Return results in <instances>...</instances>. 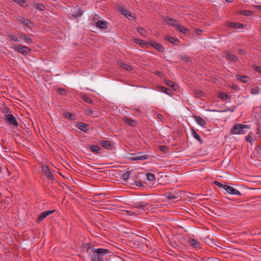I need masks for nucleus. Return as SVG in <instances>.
<instances>
[{"label":"nucleus","mask_w":261,"mask_h":261,"mask_svg":"<svg viewBox=\"0 0 261 261\" xmlns=\"http://www.w3.org/2000/svg\"><path fill=\"white\" fill-rule=\"evenodd\" d=\"M119 11L121 12V13L123 15H125L127 18L128 17V16H131V13L127 10L124 7H120L119 8Z\"/></svg>","instance_id":"obj_25"},{"label":"nucleus","mask_w":261,"mask_h":261,"mask_svg":"<svg viewBox=\"0 0 261 261\" xmlns=\"http://www.w3.org/2000/svg\"><path fill=\"white\" fill-rule=\"evenodd\" d=\"M191 245L194 248H201L200 247V243L199 242L195 240V239H191L190 240Z\"/></svg>","instance_id":"obj_26"},{"label":"nucleus","mask_w":261,"mask_h":261,"mask_svg":"<svg viewBox=\"0 0 261 261\" xmlns=\"http://www.w3.org/2000/svg\"><path fill=\"white\" fill-rule=\"evenodd\" d=\"M193 117L195 120L196 122L200 126H201L203 127H205V125L206 124V121L201 118L199 116H198L197 115H194L193 116Z\"/></svg>","instance_id":"obj_16"},{"label":"nucleus","mask_w":261,"mask_h":261,"mask_svg":"<svg viewBox=\"0 0 261 261\" xmlns=\"http://www.w3.org/2000/svg\"><path fill=\"white\" fill-rule=\"evenodd\" d=\"M148 155L147 154H143L141 152H139L137 154H134L130 158V160L132 161L137 160H144L147 159Z\"/></svg>","instance_id":"obj_9"},{"label":"nucleus","mask_w":261,"mask_h":261,"mask_svg":"<svg viewBox=\"0 0 261 261\" xmlns=\"http://www.w3.org/2000/svg\"><path fill=\"white\" fill-rule=\"evenodd\" d=\"M18 37L19 39L24 40L28 44H31L33 42L32 39L31 38L28 37L27 35L24 33H21L19 35Z\"/></svg>","instance_id":"obj_17"},{"label":"nucleus","mask_w":261,"mask_h":261,"mask_svg":"<svg viewBox=\"0 0 261 261\" xmlns=\"http://www.w3.org/2000/svg\"><path fill=\"white\" fill-rule=\"evenodd\" d=\"M81 250L83 252H86L89 255L92 252L94 248L90 244L83 243L81 245Z\"/></svg>","instance_id":"obj_8"},{"label":"nucleus","mask_w":261,"mask_h":261,"mask_svg":"<svg viewBox=\"0 0 261 261\" xmlns=\"http://www.w3.org/2000/svg\"><path fill=\"white\" fill-rule=\"evenodd\" d=\"M160 89L162 92H164L168 95H170L169 91H170V90L169 89L163 86H160Z\"/></svg>","instance_id":"obj_37"},{"label":"nucleus","mask_w":261,"mask_h":261,"mask_svg":"<svg viewBox=\"0 0 261 261\" xmlns=\"http://www.w3.org/2000/svg\"><path fill=\"white\" fill-rule=\"evenodd\" d=\"M6 113L4 115V121L10 126H17L18 125V122L16 118L12 114L8 113L10 111L9 109H6Z\"/></svg>","instance_id":"obj_3"},{"label":"nucleus","mask_w":261,"mask_h":261,"mask_svg":"<svg viewBox=\"0 0 261 261\" xmlns=\"http://www.w3.org/2000/svg\"><path fill=\"white\" fill-rule=\"evenodd\" d=\"M13 1L17 3L21 7H25L27 6L26 2L24 0H13Z\"/></svg>","instance_id":"obj_35"},{"label":"nucleus","mask_w":261,"mask_h":261,"mask_svg":"<svg viewBox=\"0 0 261 261\" xmlns=\"http://www.w3.org/2000/svg\"><path fill=\"white\" fill-rule=\"evenodd\" d=\"M159 148L162 151H165L167 148L165 146L160 145Z\"/></svg>","instance_id":"obj_54"},{"label":"nucleus","mask_w":261,"mask_h":261,"mask_svg":"<svg viewBox=\"0 0 261 261\" xmlns=\"http://www.w3.org/2000/svg\"><path fill=\"white\" fill-rule=\"evenodd\" d=\"M182 59L183 60L186 61L187 62H189L191 61V58L187 56L182 57Z\"/></svg>","instance_id":"obj_51"},{"label":"nucleus","mask_w":261,"mask_h":261,"mask_svg":"<svg viewBox=\"0 0 261 261\" xmlns=\"http://www.w3.org/2000/svg\"><path fill=\"white\" fill-rule=\"evenodd\" d=\"M135 185L137 186H138V187H141V186H142V184L140 182V181H136L135 180L134 181Z\"/></svg>","instance_id":"obj_56"},{"label":"nucleus","mask_w":261,"mask_h":261,"mask_svg":"<svg viewBox=\"0 0 261 261\" xmlns=\"http://www.w3.org/2000/svg\"><path fill=\"white\" fill-rule=\"evenodd\" d=\"M76 126L79 129L84 132L86 133L89 130V125L84 123H78Z\"/></svg>","instance_id":"obj_18"},{"label":"nucleus","mask_w":261,"mask_h":261,"mask_svg":"<svg viewBox=\"0 0 261 261\" xmlns=\"http://www.w3.org/2000/svg\"><path fill=\"white\" fill-rule=\"evenodd\" d=\"M95 26L100 29H104L107 28L106 21L98 20L95 24Z\"/></svg>","instance_id":"obj_21"},{"label":"nucleus","mask_w":261,"mask_h":261,"mask_svg":"<svg viewBox=\"0 0 261 261\" xmlns=\"http://www.w3.org/2000/svg\"><path fill=\"white\" fill-rule=\"evenodd\" d=\"M149 204L144 201H139L134 203V205L132 207V212L127 211V213L129 215L137 214L138 213H141L142 211H144Z\"/></svg>","instance_id":"obj_2"},{"label":"nucleus","mask_w":261,"mask_h":261,"mask_svg":"<svg viewBox=\"0 0 261 261\" xmlns=\"http://www.w3.org/2000/svg\"><path fill=\"white\" fill-rule=\"evenodd\" d=\"M155 73L158 75H161V74H162V72L159 71H156Z\"/></svg>","instance_id":"obj_60"},{"label":"nucleus","mask_w":261,"mask_h":261,"mask_svg":"<svg viewBox=\"0 0 261 261\" xmlns=\"http://www.w3.org/2000/svg\"><path fill=\"white\" fill-rule=\"evenodd\" d=\"M252 68L256 71L261 73V67L256 65H253Z\"/></svg>","instance_id":"obj_49"},{"label":"nucleus","mask_w":261,"mask_h":261,"mask_svg":"<svg viewBox=\"0 0 261 261\" xmlns=\"http://www.w3.org/2000/svg\"><path fill=\"white\" fill-rule=\"evenodd\" d=\"M228 3H231L232 2V1L231 0H225Z\"/></svg>","instance_id":"obj_61"},{"label":"nucleus","mask_w":261,"mask_h":261,"mask_svg":"<svg viewBox=\"0 0 261 261\" xmlns=\"http://www.w3.org/2000/svg\"><path fill=\"white\" fill-rule=\"evenodd\" d=\"M259 89H258V88H257L256 87L252 88L250 90V93L252 94H253V95H255V94H258L259 93Z\"/></svg>","instance_id":"obj_40"},{"label":"nucleus","mask_w":261,"mask_h":261,"mask_svg":"<svg viewBox=\"0 0 261 261\" xmlns=\"http://www.w3.org/2000/svg\"><path fill=\"white\" fill-rule=\"evenodd\" d=\"M166 198L168 200H171V199H174L176 197V196H175L174 194L170 193L166 195Z\"/></svg>","instance_id":"obj_44"},{"label":"nucleus","mask_w":261,"mask_h":261,"mask_svg":"<svg viewBox=\"0 0 261 261\" xmlns=\"http://www.w3.org/2000/svg\"><path fill=\"white\" fill-rule=\"evenodd\" d=\"M257 131L261 136V125H259L257 128Z\"/></svg>","instance_id":"obj_57"},{"label":"nucleus","mask_w":261,"mask_h":261,"mask_svg":"<svg viewBox=\"0 0 261 261\" xmlns=\"http://www.w3.org/2000/svg\"><path fill=\"white\" fill-rule=\"evenodd\" d=\"M86 111L87 114H91V115L94 114V113H95V112L94 111H92V110H91L90 109H89L86 110Z\"/></svg>","instance_id":"obj_53"},{"label":"nucleus","mask_w":261,"mask_h":261,"mask_svg":"<svg viewBox=\"0 0 261 261\" xmlns=\"http://www.w3.org/2000/svg\"><path fill=\"white\" fill-rule=\"evenodd\" d=\"M164 20L169 25H173L176 28L179 23L177 20L169 17H164Z\"/></svg>","instance_id":"obj_14"},{"label":"nucleus","mask_w":261,"mask_h":261,"mask_svg":"<svg viewBox=\"0 0 261 261\" xmlns=\"http://www.w3.org/2000/svg\"><path fill=\"white\" fill-rule=\"evenodd\" d=\"M259 8L261 9V6H259Z\"/></svg>","instance_id":"obj_62"},{"label":"nucleus","mask_w":261,"mask_h":261,"mask_svg":"<svg viewBox=\"0 0 261 261\" xmlns=\"http://www.w3.org/2000/svg\"><path fill=\"white\" fill-rule=\"evenodd\" d=\"M219 97L223 100H225L228 98V95L225 93L221 92L219 94Z\"/></svg>","instance_id":"obj_42"},{"label":"nucleus","mask_w":261,"mask_h":261,"mask_svg":"<svg viewBox=\"0 0 261 261\" xmlns=\"http://www.w3.org/2000/svg\"><path fill=\"white\" fill-rule=\"evenodd\" d=\"M147 179L149 181H153L155 179L154 175L152 173H148L146 174Z\"/></svg>","instance_id":"obj_38"},{"label":"nucleus","mask_w":261,"mask_h":261,"mask_svg":"<svg viewBox=\"0 0 261 261\" xmlns=\"http://www.w3.org/2000/svg\"><path fill=\"white\" fill-rule=\"evenodd\" d=\"M13 48L15 51L19 53L24 56L28 55L31 51L30 48L19 44H15Z\"/></svg>","instance_id":"obj_5"},{"label":"nucleus","mask_w":261,"mask_h":261,"mask_svg":"<svg viewBox=\"0 0 261 261\" xmlns=\"http://www.w3.org/2000/svg\"><path fill=\"white\" fill-rule=\"evenodd\" d=\"M121 67L127 71H130L132 69H133L130 66L126 63H122L121 64Z\"/></svg>","instance_id":"obj_36"},{"label":"nucleus","mask_w":261,"mask_h":261,"mask_svg":"<svg viewBox=\"0 0 261 261\" xmlns=\"http://www.w3.org/2000/svg\"><path fill=\"white\" fill-rule=\"evenodd\" d=\"M195 33H196L197 35L199 36V35H201L202 31H201V30H199V29H196L195 30Z\"/></svg>","instance_id":"obj_55"},{"label":"nucleus","mask_w":261,"mask_h":261,"mask_svg":"<svg viewBox=\"0 0 261 261\" xmlns=\"http://www.w3.org/2000/svg\"><path fill=\"white\" fill-rule=\"evenodd\" d=\"M227 26L234 29H243L244 27L243 24L239 22H229Z\"/></svg>","instance_id":"obj_19"},{"label":"nucleus","mask_w":261,"mask_h":261,"mask_svg":"<svg viewBox=\"0 0 261 261\" xmlns=\"http://www.w3.org/2000/svg\"><path fill=\"white\" fill-rule=\"evenodd\" d=\"M63 115L65 118L69 120H72L74 119V114L72 113L66 112L63 113Z\"/></svg>","instance_id":"obj_30"},{"label":"nucleus","mask_w":261,"mask_h":261,"mask_svg":"<svg viewBox=\"0 0 261 261\" xmlns=\"http://www.w3.org/2000/svg\"><path fill=\"white\" fill-rule=\"evenodd\" d=\"M135 41L136 43L140 44L143 47H147V46L149 45V42H147L140 39H136Z\"/></svg>","instance_id":"obj_28"},{"label":"nucleus","mask_w":261,"mask_h":261,"mask_svg":"<svg viewBox=\"0 0 261 261\" xmlns=\"http://www.w3.org/2000/svg\"><path fill=\"white\" fill-rule=\"evenodd\" d=\"M239 53L240 54H244V50L243 49H239Z\"/></svg>","instance_id":"obj_59"},{"label":"nucleus","mask_w":261,"mask_h":261,"mask_svg":"<svg viewBox=\"0 0 261 261\" xmlns=\"http://www.w3.org/2000/svg\"><path fill=\"white\" fill-rule=\"evenodd\" d=\"M138 32L141 34H143L145 32V30L142 28H139L138 29Z\"/></svg>","instance_id":"obj_52"},{"label":"nucleus","mask_w":261,"mask_h":261,"mask_svg":"<svg viewBox=\"0 0 261 261\" xmlns=\"http://www.w3.org/2000/svg\"><path fill=\"white\" fill-rule=\"evenodd\" d=\"M81 98L83 100L89 104H92L93 102V100L89 97L86 95H82Z\"/></svg>","instance_id":"obj_33"},{"label":"nucleus","mask_w":261,"mask_h":261,"mask_svg":"<svg viewBox=\"0 0 261 261\" xmlns=\"http://www.w3.org/2000/svg\"><path fill=\"white\" fill-rule=\"evenodd\" d=\"M149 45H150L152 47L154 48L155 49H156L158 51L163 53L165 51V48L163 47V46L157 42H155L154 41H150L149 43Z\"/></svg>","instance_id":"obj_13"},{"label":"nucleus","mask_w":261,"mask_h":261,"mask_svg":"<svg viewBox=\"0 0 261 261\" xmlns=\"http://www.w3.org/2000/svg\"><path fill=\"white\" fill-rule=\"evenodd\" d=\"M158 118L159 119H162L163 118V116L161 114H158Z\"/></svg>","instance_id":"obj_58"},{"label":"nucleus","mask_w":261,"mask_h":261,"mask_svg":"<svg viewBox=\"0 0 261 261\" xmlns=\"http://www.w3.org/2000/svg\"><path fill=\"white\" fill-rule=\"evenodd\" d=\"M42 171L44 175L49 180H53L54 176L47 166L43 167Z\"/></svg>","instance_id":"obj_12"},{"label":"nucleus","mask_w":261,"mask_h":261,"mask_svg":"<svg viewBox=\"0 0 261 261\" xmlns=\"http://www.w3.org/2000/svg\"><path fill=\"white\" fill-rule=\"evenodd\" d=\"M57 91L62 95H65L66 94V91L62 88H57Z\"/></svg>","instance_id":"obj_41"},{"label":"nucleus","mask_w":261,"mask_h":261,"mask_svg":"<svg viewBox=\"0 0 261 261\" xmlns=\"http://www.w3.org/2000/svg\"><path fill=\"white\" fill-rule=\"evenodd\" d=\"M8 37H9V38L10 40H12V41H13L14 42L20 41L19 40L18 38L16 36H14L13 35L9 34L8 35Z\"/></svg>","instance_id":"obj_39"},{"label":"nucleus","mask_w":261,"mask_h":261,"mask_svg":"<svg viewBox=\"0 0 261 261\" xmlns=\"http://www.w3.org/2000/svg\"><path fill=\"white\" fill-rule=\"evenodd\" d=\"M176 28L179 32L183 34H186V32L188 31V29L182 26L179 23L178 24Z\"/></svg>","instance_id":"obj_31"},{"label":"nucleus","mask_w":261,"mask_h":261,"mask_svg":"<svg viewBox=\"0 0 261 261\" xmlns=\"http://www.w3.org/2000/svg\"><path fill=\"white\" fill-rule=\"evenodd\" d=\"M34 7H35L36 9L42 11H45L46 9L45 6L40 3H35L34 4Z\"/></svg>","instance_id":"obj_27"},{"label":"nucleus","mask_w":261,"mask_h":261,"mask_svg":"<svg viewBox=\"0 0 261 261\" xmlns=\"http://www.w3.org/2000/svg\"><path fill=\"white\" fill-rule=\"evenodd\" d=\"M191 133L193 137L198 140L199 143L201 144L202 143V140L201 139L200 136L196 132V131L193 129L192 128L191 129Z\"/></svg>","instance_id":"obj_24"},{"label":"nucleus","mask_w":261,"mask_h":261,"mask_svg":"<svg viewBox=\"0 0 261 261\" xmlns=\"http://www.w3.org/2000/svg\"><path fill=\"white\" fill-rule=\"evenodd\" d=\"M133 171H127L125 172H121L120 173V178L123 180L124 181L127 182L129 178H132L133 180L134 179L135 177H136V175H132Z\"/></svg>","instance_id":"obj_6"},{"label":"nucleus","mask_w":261,"mask_h":261,"mask_svg":"<svg viewBox=\"0 0 261 261\" xmlns=\"http://www.w3.org/2000/svg\"><path fill=\"white\" fill-rule=\"evenodd\" d=\"M109 253L110 251L107 249L103 248L95 249L94 248L89 256L91 257V261H103V256Z\"/></svg>","instance_id":"obj_1"},{"label":"nucleus","mask_w":261,"mask_h":261,"mask_svg":"<svg viewBox=\"0 0 261 261\" xmlns=\"http://www.w3.org/2000/svg\"><path fill=\"white\" fill-rule=\"evenodd\" d=\"M55 212V210H49L47 211L43 212L38 217L37 219V221L38 223L41 222L43 220H44L47 216L49 215L53 214Z\"/></svg>","instance_id":"obj_10"},{"label":"nucleus","mask_w":261,"mask_h":261,"mask_svg":"<svg viewBox=\"0 0 261 261\" xmlns=\"http://www.w3.org/2000/svg\"><path fill=\"white\" fill-rule=\"evenodd\" d=\"M225 57L226 59L231 61L236 62L238 60V58L234 55L228 51L224 53Z\"/></svg>","instance_id":"obj_15"},{"label":"nucleus","mask_w":261,"mask_h":261,"mask_svg":"<svg viewBox=\"0 0 261 261\" xmlns=\"http://www.w3.org/2000/svg\"><path fill=\"white\" fill-rule=\"evenodd\" d=\"M23 24L29 28H32L33 25V23L29 19H25Z\"/></svg>","instance_id":"obj_34"},{"label":"nucleus","mask_w":261,"mask_h":261,"mask_svg":"<svg viewBox=\"0 0 261 261\" xmlns=\"http://www.w3.org/2000/svg\"><path fill=\"white\" fill-rule=\"evenodd\" d=\"M225 190L227 192V193L230 194L237 195L238 196H241L242 195L238 190L228 185L225 186Z\"/></svg>","instance_id":"obj_11"},{"label":"nucleus","mask_w":261,"mask_h":261,"mask_svg":"<svg viewBox=\"0 0 261 261\" xmlns=\"http://www.w3.org/2000/svg\"><path fill=\"white\" fill-rule=\"evenodd\" d=\"M214 183L215 185L218 186L220 188H223L224 190H225V186H226V185H223L218 181H215Z\"/></svg>","instance_id":"obj_43"},{"label":"nucleus","mask_w":261,"mask_h":261,"mask_svg":"<svg viewBox=\"0 0 261 261\" xmlns=\"http://www.w3.org/2000/svg\"><path fill=\"white\" fill-rule=\"evenodd\" d=\"M251 13V12L250 11H248V10H242L241 11V14L242 15H245V16H249Z\"/></svg>","instance_id":"obj_45"},{"label":"nucleus","mask_w":261,"mask_h":261,"mask_svg":"<svg viewBox=\"0 0 261 261\" xmlns=\"http://www.w3.org/2000/svg\"><path fill=\"white\" fill-rule=\"evenodd\" d=\"M195 94L197 97H200L204 94V93L201 90H196L195 92Z\"/></svg>","instance_id":"obj_46"},{"label":"nucleus","mask_w":261,"mask_h":261,"mask_svg":"<svg viewBox=\"0 0 261 261\" xmlns=\"http://www.w3.org/2000/svg\"><path fill=\"white\" fill-rule=\"evenodd\" d=\"M165 39V40L168 41L169 42L174 45H177L179 42V41L177 38H175L169 36H166Z\"/></svg>","instance_id":"obj_20"},{"label":"nucleus","mask_w":261,"mask_h":261,"mask_svg":"<svg viewBox=\"0 0 261 261\" xmlns=\"http://www.w3.org/2000/svg\"><path fill=\"white\" fill-rule=\"evenodd\" d=\"M100 144L104 148L110 149L111 148V144L110 141L102 140L100 142Z\"/></svg>","instance_id":"obj_22"},{"label":"nucleus","mask_w":261,"mask_h":261,"mask_svg":"<svg viewBox=\"0 0 261 261\" xmlns=\"http://www.w3.org/2000/svg\"><path fill=\"white\" fill-rule=\"evenodd\" d=\"M124 122L128 124H129L130 126H134L136 124V121L135 120H133L132 119H130L127 117H124L123 119Z\"/></svg>","instance_id":"obj_29"},{"label":"nucleus","mask_w":261,"mask_h":261,"mask_svg":"<svg viewBox=\"0 0 261 261\" xmlns=\"http://www.w3.org/2000/svg\"><path fill=\"white\" fill-rule=\"evenodd\" d=\"M245 139L247 142H249L252 145L253 140L252 137L250 135V134H248L247 136H246Z\"/></svg>","instance_id":"obj_47"},{"label":"nucleus","mask_w":261,"mask_h":261,"mask_svg":"<svg viewBox=\"0 0 261 261\" xmlns=\"http://www.w3.org/2000/svg\"><path fill=\"white\" fill-rule=\"evenodd\" d=\"M249 126L248 125L238 124L234 125L230 129V133L232 134H244L246 133L245 128H248Z\"/></svg>","instance_id":"obj_4"},{"label":"nucleus","mask_w":261,"mask_h":261,"mask_svg":"<svg viewBox=\"0 0 261 261\" xmlns=\"http://www.w3.org/2000/svg\"><path fill=\"white\" fill-rule=\"evenodd\" d=\"M100 149V148L97 145H91L90 147V150L95 153H98L99 152V150Z\"/></svg>","instance_id":"obj_32"},{"label":"nucleus","mask_w":261,"mask_h":261,"mask_svg":"<svg viewBox=\"0 0 261 261\" xmlns=\"http://www.w3.org/2000/svg\"><path fill=\"white\" fill-rule=\"evenodd\" d=\"M236 78L237 79L241 81L243 83H247L249 79L248 76L242 75H237L236 76Z\"/></svg>","instance_id":"obj_23"},{"label":"nucleus","mask_w":261,"mask_h":261,"mask_svg":"<svg viewBox=\"0 0 261 261\" xmlns=\"http://www.w3.org/2000/svg\"><path fill=\"white\" fill-rule=\"evenodd\" d=\"M25 19L24 18H23V17L19 16H18V17L17 19V21L19 23H21L23 24Z\"/></svg>","instance_id":"obj_48"},{"label":"nucleus","mask_w":261,"mask_h":261,"mask_svg":"<svg viewBox=\"0 0 261 261\" xmlns=\"http://www.w3.org/2000/svg\"><path fill=\"white\" fill-rule=\"evenodd\" d=\"M83 14V11L80 8L74 9L72 13L69 14V18L70 19H75L77 17L81 16Z\"/></svg>","instance_id":"obj_7"},{"label":"nucleus","mask_w":261,"mask_h":261,"mask_svg":"<svg viewBox=\"0 0 261 261\" xmlns=\"http://www.w3.org/2000/svg\"><path fill=\"white\" fill-rule=\"evenodd\" d=\"M166 84L169 87H174V83L171 81H169V80L167 81Z\"/></svg>","instance_id":"obj_50"}]
</instances>
